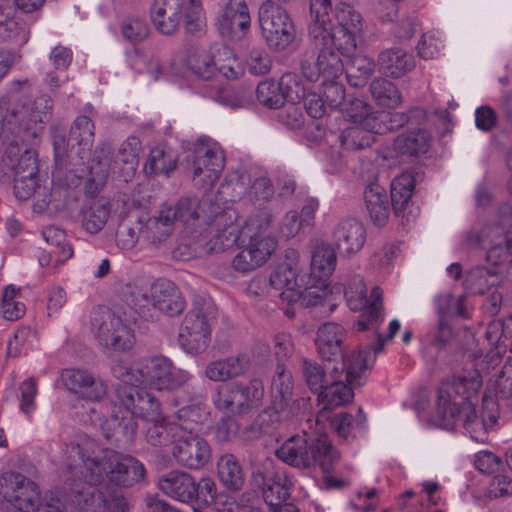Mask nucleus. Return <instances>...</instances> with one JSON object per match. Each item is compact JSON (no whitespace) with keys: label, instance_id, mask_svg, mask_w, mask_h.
Wrapping results in <instances>:
<instances>
[{"label":"nucleus","instance_id":"c03bdc74","mask_svg":"<svg viewBox=\"0 0 512 512\" xmlns=\"http://www.w3.org/2000/svg\"><path fill=\"white\" fill-rule=\"evenodd\" d=\"M500 282L501 277L498 270L478 266L467 273L463 286L473 294H484Z\"/></svg>","mask_w":512,"mask_h":512},{"label":"nucleus","instance_id":"aec40b11","mask_svg":"<svg viewBox=\"0 0 512 512\" xmlns=\"http://www.w3.org/2000/svg\"><path fill=\"white\" fill-rule=\"evenodd\" d=\"M293 391L294 381L291 372L284 365L278 364L271 381V404L267 410L270 416H275V420H286L295 414L297 407Z\"/></svg>","mask_w":512,"mask_h":512},{"label":"nucleus","instance_id":"6ab92c4d","mask_svg":"<svg viewBox=\"0 0 512 512\" xmlns=\"http://www.w3.org/2000/svg\"><path fill=\"white\" fill-rule=\"evenodd\" d=\"M96 485L86 484L82 480L81 489L79 485L72 486L71 493L68 494L71 504L75 505L78 497L83 498V505L77 500L79 507H75L72 512H127L128 504L126 499L117 491L105 495Z\"/></svg>","mask_w":512,"mask_h":512},{"label":"nucleus","instance_id":"412c9836","mask_svg":"<svg viewBox=\"0 0 512 512\" xmlns=\"http://www.w3.org/2000/svg\"><path fill=\"white\" fill-rule=\"evenodd\" d=\"M193 177L204 188H210L220 178L225 156L216 143L198 142L194 151Z\"/></svg>","mask_w":512,"mask_h":512},{"label":"nucleus","instance_id":"7c9ffc66","mask_svg":"<svg viewBox=\"0 0 512 512\" xmlns=\"http://www.w3.org/2000/svg\"><path fill=\"white\" fill-rule=\"evenodd\" d=\"M153 306L168 316L179 315L185 308V301L175 284L166 279L155 281L151 287Z\"/></svg>","mask_w":512,"mask_h":512},{"label":"nucleus","instance_id":"f704fd0d","mask_svg":"<svg viewBox=\"0 0 512 512\" xmlns=\"http://www.w3.org/2000/svg\"><path fill=\"white\" fill-rule=\"evenodd\" d=\"M30 30L27 24L16 15L10 4H0V40L13 41L17 45L28 42Z\"/></svg>","mask_w":512,"mask_h":512},{"label":"nucleus","instance_id":"ddd939ff","mask_svg":"<svg viewBox=\"0 0 512 512\" xmlns=\"http://www.w3.org/2000/svg\"><path fill=\"white\" fill-rule=\"evenodd\" d=\"M168 0H154L151 8V19L156 29L162 34L174 33L183 18L189 32L198 30L202 15L201 0H175L174 11L167 18Z\"/></svg>","mask_w":512,"mask_h":512},{"label":"nucleus","instance_id":"e2e57ef3","mask_svg":"<svg viewBox=\"0 0 512 512\" xmlns=\"http://www.w3.org/2000/svg\"><path fill=\"white\" fill-rule=\"evenodd\" d=\"M278 83L284 96V102L287 100L292 104L300 103L310 90L295 73L283 74Z\"/></svg>","mask_w":512,"mask_h":512},{"label":"nucleus","instance_id":"9d476101","mask_svg":"<svg viewBox=\"0 0 512 512\" xmlns=\"http://www.w3.org/2000/svg\"><path fill=\"white\" fill-rule=\"evenodd\" d=\"M366 292L364 280L359 275L351 277L345 285L344 295L349 308L353 311L363 310L357 321L358 331L377 328L384 320L382 290L379 287H374L369 298Z\"/></svg>","mask_w":512,"mask_h":512},{"label":"nucleus","instance_id":"bf43d9fd","mask_svg":"<svg viewBox=\"0 0 512 512\" xmlns=\"http://www.w3.org/2000/svg\"><path fill=\"white\" fill-rule=\"evenodd\" d=\"M120 33L124 40L130 44H137L146 40L150 34L148 23L140 17L128 16L119 24Z\"/></svg>","mask_w":512,"mask_h":512},{"label":"nucleus","instance_id":"603ef678","mask_svg":"<svg viewBox=\"0 0 512 512\" xmlns=\"http://www.w3.org/2000/svg\"><path fill=\"white\" fill-rule=\"evenodd\" d=\"M176 166L177 161L172 153L166 152L163 148L155 147L149 152L144 171L147 175L163 174L169 176Z\"/></svg>","mask_w":512,"mask_h":512},{"label":"nucleus","instance_id":"0eeeda50","mask_svg":"<svg viewBox=\"0 0 512 512\" xmlns=\"http://www.w3.org/2000/svg\"><path fill=\"white\" fill-rule=\"evenodd\" d=\"M331 4L327 9V18L325 24L321 25L319 35L312 34V26L316 20L315 14L310 13L311 20L308 27V36L317 42L326 43L334 41L335 47L350 57L357 48V41L361 38L364 31V19L360 12L346 2H340L335 8V18L337 25L334 26L330 16Z\"/></svg>","mask_w":512,"mask_h":512},{"label":"nucleus","instance_id":"774afa93","mask_svg":"<svg viewBox=\"0 0 512 512\" xmlns=\"http://www.w3.org/2000/svg\"><path fill=\"white\" fill-rule=\"evenodd\" d=\"M280 90L279 83L272 80L262 81L257 86V100L260 104L268 108H280L284 105V96Z\"/></svg>","mask_w":512,"mask_h":512},{"label":"nucleus","instance_id":"f03ea898","mask_svg":"<svg viewBox=\"0 0 512 512\" xmlns=\"http://www.w3.org/2000/svg\"><path fill=\"white\" fill-rule=\"evenodd\" d=\"M63 460L70 469L79 460L81 465L76 468V474L90 485H100L109 480L115 485L128 487L145 475L144 465L139 460L104 447L87 435H78L65 444Z\"/></svg>","mask_w":512,"mask_h":512},{"label":"nucleus","instance_id":"a878e982","mask_svg":"<svg viewBox=\"0 0 512 512\" xmlns=\"http://www.w3.org/2000/svg\"><path fill=\"white\" fill-rule=\"evenodd\" d=\"M306 277L299 272V254L291 249L285 254V261L278 265L270 275V284L273 288L280 290L279 296L287 301L288 292H296L303 287L302 279Z\"/></svg>","mask_w":512,"mask_h":512},{"label":"nucleus","instance_id":"0e129e2a","mask_svg":"<svg viewBox=\"0 0 512 512\" xmlns=\"http://www.w3.org/2000/svg\"><path fill=\"white\" fill-rule=\"evenodd\" d=\"M142 150V144L138 137H128L120 146L115 164L120 161L126 166L127 173H134L139 164V154Z\"/></svg>","mask_w":512,"mask_h":512},{"label":"nucleus","instance_id":"5fc2aeb1","mask_svg":"<svg viewBox=\"0 0 512 512\" xmlns=\"http://www.w3.org/2000/svg\"><path fill=\"white\" fill-rule=\"evenodd\" d=\"M292 485L285 472H276L272 483L263 492L266 503L270 506H279L286 502L291 495Z\"/></svg>","mask_w":512,"mask_h":512},{"label":"nucleus","instance_id":"c9c22d12","mask_svg":"<svg viewBox=\"0 0 512 512\" xmlns=\"http://www.w3.org/2000/svg\"><path fill=\"white\" fill-rule=\"evenodd\" d=\"M111 148L109 145H101L94 152L93 163L89 167V177L85 184L87 195L94 197L106 184L111 169Z\"/></svg>","mask_w":512,"mask_h":512},{"label":"nucleus","instance_id":"864d4df0","mask_svg":"<svg viewBox=\"0 0 512 512\" xmlns=\"http://www.w3.org/2000/svg\"><path fill=\"white\" fill-rule=\"evenodd\" d=\"M374 134L363 125L351 124L340 135L341 146L346 150L364 149L374 142Z\"/></svg>","mask_w":512,"mask_h":512},{"label":"nucleus","instance_id":"4c0bfd02","mask_svg":"<svg viewBox=\"0 0 512 512\" xmlns=\"http://www.w3.org/2000/svg\"><path fill=\"white\" fill-rule=\"evenodd\" d=\"M303 287H299L296 292H288L287 302L297 303L300 302L303 306H316L321 303L323 297L327 294L328 279L318 278L315 275H306L301 280Z\"/></svg>","mask_w":512,"mask_h":512},{"label":"nucleus","instance_id":"423d86ee","mask_svg":"<svg viewBox=\"0 0 512 512\" xmlns=\"http://www.w3.org/2000/svg\"><path fill=\"white\" fill-rule=\"evenodd\" d=\"M450 386L456 394L462 397L458 403L450 402V416L453 418L454 425L463 426L475 442L485 443L488 440L487 428L497 422L498 415L495 411H491L487 415L484 412L482 418L479 419L475 406L468 400L482 386L480 373L477 370L467 371L463 375L454 377Z\"/></svg>","mask_w":512,"mask_h":512},{"label":"nucleus","instance_id":"69168bd1","mask_svg":"<svg viewBox=\"0 0 512 512\" xmlns=\"http://www.w3.org/2000/svg\"><path fill=\"white\" fill-rule=\"evenodd\" d=\"M448 411V382L441 381L436 390L434 407L430 414V423L435 427L448 429L446 414Z\"/></svg>","mask_w":512,"mask_h":512},{"label":"nucleus","instance_id":"cd10ccee","mask_svg":"<svg viewBox=\"0 0 512 512\" xmlns=\"http://www.w3.org/2000/svg\"><path fill=\"white\" fill-rule=\"evenodd\" d=\"M157 486L166 496L182 503H192L197 497L195 477L185 471L172 470L162 475Z\"/></svg>","mask_w":512,"mask_h":512},{"label":"nucleus","instance_id":"7ed1b4c3","mask_svg":"<svg viewBox=\"0 0 512 512\" xmlns=\"http://www.w3.org/2000/svg\"><path fill=\"white\" fill-rule=\"evenodd\" d=\"M116 402L91 407L88 412L90 423L101 430L106 439L120 432L124 438L133 440L137 431L136 419L147 423L161 418L159 400L143 388L117 387Z\"/></svg>","mask_w":512,"mask_h":512},{"label":"nucleus","instance_id":"6e6552de","mask_svg":"<svg viewBox=\"0 0 512 512\" xmlns=\"http://www.w3.org/2000/svg\"><path fill=\"white\" fill-rule=\"evenodd\" d=\"M94 130L92 120L81 115L74 120L67 142L63 136H53L54 159L58 169L76 167L89 158Z\"/></svg>","mask_w":512,"mask_h":512},{"label":"nucleus","instance_id":"052dcab7","mask_svg":"<svg viewBox=\"0 0 512 512\" xmlns=\"http://www.w3.org/2000/svg\"><path fill=\"white\" fill-rule=\"evenodd\" d=\"M240 382H231L217 387L212 396L215 408L221 412L237 413Z\"/></svg>","mask_w":512,"mask_h":512},{"label":"nucleus","instance_id":"de8ad7c7","mask_svg":"<svg viewBox=\"0 0 512 512\" xmlns=\"http://www.w3.org/2000/svg\"><path fill=\"white\" fill-rule=\"evenodd\" d=\"M187 68L203 80L212 79L217 73V64L212 54L202 48L191 50L186 58Z\"/></svg>","mask_w":512,"mask_h":512},{"label":"nucleus","instance_id":"4468645a","mask_svg":"<svg viewBox=\"0 0 512 512\" xmlns=\"http://www.w3.org/2000/svg\"><path fill=\"white\" fill-rule=\"evenodd\" d=\"M91 331L105 347L124 351L132 348L135 342L131 330L107 307H98L93 311Z\"/></svg>","mask_w":512,"mask_h":512},{"label":"nucleus","instance_id":"58836bf2","mask_svg":"<svg viewBox=\"0 0 512 512\" xmlns=\"http://www.w3.org/2000/svg\"><path fill=\"white\" fill-rule=\"evenodd\" d=\"M380 70L391 77L398 78L415 66L412 54L401 48H391L382 51L378 56Z\"/></svg>","mask_w":512,"mask_h":512},{"label":"nucleus","instance_id":"9b49d317","mask_svg":"<svg viewBox=\"0 0 512 512\" xmlns=\"http://www.w3.org/2000/svg\"><path fill=\"white\" fill-rule=\"evenodd\" d=\"M259 23L267 46L275 52L286 50L296 39V27L290 14L271 1L261 5Z\"/></svg>","mask_w":512,"mask_h":512},{"label":"nucleus","instance_id":"79ce46f5","mask_svg":"<svg viewBox=\"0 0 512 512\" xmlns=\"http://www.w3.org/2000/svg\"><path fill=\"white\" fill-rule=\"evenodd\" d=\"M145 429L146 441L155 447L167 446L170 443H175L180 431L175 421L171 422L166 419L164 415L157 421L147 422Z\"/></svg>","mask_w":512,"mask_h":512},{"label":"nucleus","instance_id":"f257e3e1","mask_svg":"<svg viewBox=\"0 0 512 512\" xmlns=\"http://www.w3.org/2000/svg\"><path fill=\"white\" fill-rule=\"evenodd\" d=\"M10 102V96L0 98L2 170L14 177L38 176L37 152L25 148L20 154L19 141L32 142L43 133L44 125L51 116L52 99L47 95H41L30 103L13 107H10Z\"/></svg>","mask_w":512,"mask_h":512},{"label":"nucleus","instance_id":"a18cd8bd","mask_svg":"<svg viewBox=\"0 0 512 512\" xmlns=\"http://www.w3.org/2000/svg\"><path fill=\"white\" fill-rule=\"evenodd\" d=\"M366 415L360 407L357 411L356 419L346 412H341L331 419V426L337 435L344 440H351L356 434L366 429Z\"/></svg>","mask_w":512,"mask_h":512},{"label":"nucleus","instance_id":"2eb2a0df","mask_svg":"<svg viewBox=\"0 0 512 512\" xmlns=\"http://www.w3.org/2000/svg\"><path fill=\"white\" fill-rule=\"evenodd\" d=\"M0 494L21 512H37L41 506L38 485L19 472L8 471L1 474Z\"/></svg>","mask_w":512,"mask_h":512},{"label":"nucleus","instance_id":"f3484780","mask_svg":"<svg viewBox=\"0 0 512 512\" xmlns=\"http://www.w3.org/2000/svg\"><path fill=\"white\" fill-rule=\"evenodd\" d=\"M271 222V214L260 211L250 216L242 228V234L249 238L246 246L261 266L270 259L278 246L276 238L268 233Z\"/></svg>","mask_w":512,"mask_h":512},{"label":"nucleus","instance_id":"bb28decb","mask_svg":"<svg viewBox=\"0 0 512 512\" xmlns=\"http://www.w3.org/2000/svg\"><path fill=\"white\" fill-rule=\"evenodd\" d=\"M250 24V13L245 0H229L218 19L221 34L228 37H243Z\"/></svg>","mask_w":512,"mask_h":512},{"label":"nucleus","instance_id":"680f3d73","mask_svg":"<svg viewBox=\"0 0 512 512\" xmlns=\"http://www.w3.org/2000/svg\"><path fill=\"white\" fill-rule=\"evenodd\" d=\"M327 366H339L340 362L333 363L327 362L324 367L321 365L305 360L303 363V372L306 378L307 384L310 389L315 393H320L321 390L328 384L330 381L329 371L327 370Z\"/></svg>","mask_w":512,"mask_h":512},{"label":"nucleus","instance_id":"49530a36","mask_svg":"<svg viewBox=\"0 0 512 512\" xmlns=\"http://www.w3.org/2000/svg\"><path fill=\"white\" fill-rule=\"evenodd\" d=\"M82 226L90 234H96L103 229L109 216L110 205L105 200H96L82 209Z\"/></svg>","mask_w":512,"mask_h":512},{"label":"nucleus","instance_id":"3c124183","mask_svg":"<svg viewBox=\"0 0 512 512\" xmlns=\"http://www.w3.org/2000/svg\"><path fill=\"white\" fill-rule=\"evenodd\" d=\"M346 68V76L349 84L354 87L364 86L375 70V62L372 58L363 55L349 57Z\"/></svg>","mask_w":512,"mask_h":512},{"label":"nucleus","instance_id":"393cba45","mask_svg":"<svg viewBox=\"0 0 512 512\" xmlns=\"http://www.w3.org/2000/svg\"><path fill=\"white\" fill-rule=\"evenodd\" d=\"M415 185V177L409 171L401 173L391 182L392 207L395 214L401 216L407 223L415 221L419 215V208L411 202Z\"/></svg>","mask_w":512,"mask_h":512},{"label":"nucleus","instance_id":"c85d7f7f","mask_svg":"<svg viewBox=\"0 0 512 512\" xmlns=\"http://www.w3.org/2000/svg\"><path fill=\"white\" fill-rule=\"evenodd\" d=\"M251 367V357L241 352L210 362L205 369L206 377L214 382H226L244 376Z\"/></svg>","mask_w":512,"mask_h":512},{"label":"nucleus","instance_id":"a211bd4d","mask_svg":"<svg viewBox=\"0 0 512 512\" xmlns=\"http://www.w3.org/2000/svg\"><path fill=\"white\" fill-rule=\"evenodd\" d=\"M318 49L316 60H304L301 64L303 76L310 82H316L320 78L339 79L344 72V64L341 59L343 53L335 47L334 41L321 43L310 39ZM344 57H346L344 55Z\"/></svg>","mask_w":512,"mask_h":512},{"label":"nucleus","instance_id":"e433bc0d","mask_svg":"<svg viewBox=\"0 0 512 512\" xmlns=\"http://www.w3.org/2000/svg\"><path fill=\"white\" fill-rule=\"evenodd\" d=\"M365 206L376 226H384L390 215L391 203L384 187L371 183L364 192Z\"/></svg>","mask_w":512,"mask_h":512},{"label":"nucleus","instance_id":"dca6fc26","mask_svg":"<svg viewBox=\"0 0 512 512\" xmlns=\"http://www.w3.org/2000/svg\"><path fill=\"white\" fill-rule=\"evenodd\" d=\"M228 219H231V216L227 212L215 215L212 223H209L208 228L197 240L195 253L223 252L237 244L242 230L240 231L239 225L232 221L227 223Z\"/></svg>","mask_w":512,"mask_h":512},{"label":"nucleus","instance_id":"37998d69","mask_svg":"<svg viewBox=\"0 0 512 512\" xmlns=\"http://www.w3.org/2000/svg\"><path fill=\"white\" fill-rule=\"evenodd\" d=\"M217 474L225 488L238 491L245 482L243 469L233 454H224L217 461Z\"/></svg>","mask_w":512,"mask_h":512},{"label":"nucleus","instance_id":"1a4fd4ad","mask_svg":"<svg viewBox=\"0 0 512 512\" xmlns=\"http://www.w3.org/2000/svg\"><path fill=\"white\" fill-rule=\"evenodd\" d=\"M216 317L214 305L207 300L197 301L185 315L178 341L181 348L190 354H199L210 343L211 324Z\"/></svg>","mask_w":512,"mask_h":512},{"label":"nucleus","instance_id":"09e8293b","mask_svg":"<svg viewBox=\"0 0 512 512\" xmlns=\"http://www.w3.org/2000/svg\"><path fill=\"white\" fill-rule=\"evenodd\" d=\"M336 254L328 244L317 245L311 257V272L309 275L328 279L336 267Z\"/></svg>","mask_w":512,"mask_h":512},{"label":"nucleus","instance_id":"b1692460","mask_svg":"<svg viewBox=\"0 0 512 512\" xmlns=\"http://www.w3.org/2000/svg\"><path fill=\"white\" fill-rule=\"evenodd\" d=\"M345 338V330L337 323L328 322L321 325L317 331L316 345L320 356L327 362H334L338 358L339 362L354 363L360 352L369 350L367 347L354 353L351 357L344 355L342 346Z\"/></svg>","mask_w":512,"mask_h":512},{"label":"nucleus","instance_id":"2f4dec72","mask_svg":"<svg viewBox=\"0 0 512 512\" xmlns=\"http://www.w3.org/2000/svg\"><path fill=\"white\" fill-rule=\"evenodd\" d=\"M431 141L427 130L417 128L399 134L393 141L392 150L404 159H415L428 152Z\"/></svg>","mask_w":512,"mask_h":512},{"label":"nucleus","instance_id":"4d7b16f0","mask_svg":"<svg viewBox=\"0 0 512 512\" xmlns=\"http://www.w3.org/2000/svg\"><path fill=\"white\" fill-rule=\"evenodd\" d=\"M486 259L494 266L512 264V233L507 228L503 235H497L487 251Z\"/></svg>","mask_w":512,"mask_h":512},{"label":"nucleus","instance_id":"338daca9","mask_svg":"<svg viewBox=\"0 0 512 512\" xmlns=\"http://www.w3.org/2000/svg\"><path fill=\"white\" fill-rule=\"evenodd\" d=\"M165 208L172 212V219L176 223L182 222L189 225L200 218V204L196 198H182L175 205H165Z\"/></svg>","mask_w":512,"mask_h":512},{"label":"nucleus","instance_id":"f8f14e48","mask_svg":"<svg viewBox=\"0 0 512 512\" xmlns=\"http://www.w3.org/2000/svg\"><path fill=\"white\" fill-rule=\"evenodd\" d=\"M140 384H146L158 391H174L184 387L191 380V374L176 368L165 356H153L138 361Z\"/></svg>","mask_w":512,"mask_h":512},{"label":"nucleus","instance_id":"13d9d810","mask_svg":"<svg viewBox=\"0 0 512 512\" xmlns=\"http://www.w3.org/2000/svg\"><path fill=\"white\" fill-rule=\"evenodd\" d=\"M25 305L21 301L20 289L14 285L4 288L1 301L3 317L9 321H15L25 314Z\"/></svg>","mask_w":512,"mask_h":512},{"label":"nucleus","instance_id":"473e14b6","mask_svg":"<svg viewBox=\"0 0 512 512\" xmlns=\"http://www.w3.org/2000/svg\"><path fill=\"white\" fill-rule=\"evenodd\" d=\"M436 321L426 335L431 351L445 352L448 345V294L442 293L434 300Z\"/></svg>","mask_w":512,"mask_h":512},{"label":"nucleus","instance_id":"6e6d98bb","mask_svg":"<svg viewBox=\"0 0 512 512\" xmlns=\"http://www.w3.org/2000/svg\"><path fill=\"white\" fill-rule=\"evenodd\" d=\"M264 385L258 378L251 379L248 384L243 385L240 382L239 401L237 403V413L243 414L261 404L264 397Z\"/></svg>","mask_w":512,"mask_h":512},{"label":"nucleus","instance_id":"72a5a7b5","mask_svg":"<svg viewBox=\"0 0 512 512\" xmlns=\"http://www.w3.org/2000/svg\"><path fill=\"white\" fill-rule=\"evenodd\" d=\"M210 411L202 398L192 399V403L180 408L176 413V424L180 433L198 434L208 422Z\"/></svg>","mask_w":512,"mask_h":512},{"label":"nucleus","instance_id":"5701e85b","mask_svg":"<svg viewBox=\"0 0 512 512\" xmlns=\"http://www.w3.org/2000/svg\"><path fill=\"white\" fill-rule=\"evenodd\" d=\"M211 447L207 440L198 434H179L172 447L176 463L190 470L203 468L211 459Z\"/></svg>","mask_w":512,"mask_h":512},{"label":"nucleus","instance_id":"a19ab883","mask_svg":"<svg viewBox=\"0 0 512 512\" xmlns=\"http://www.w3.org/2000/svg\"><path fill=\"white\" fill-rule=\"evenodd\" d=\"M423 116V110L413 108L408 113L404 112H376L375 117L367 120L368 129L375 134H384L401 128L409 122L411 117Z\"/></svg>","mask_w":512,"mask_h":512},{"label":"nucleus","instance_id":"4be33fe9","mask_svg":"<svg viewBox=\"0 0 512 512\" xmlns=\"http://www.w3.org/2000/svg\"><path fill=\"white\" fill-rule=\"evenodd\" d=\"M63 385L80 399L101 405V400L107 394L106 383L85 369L69 368L61 373Z\"/></svg>","mask_w":512,"mask_h":512},{"label":"nucleus","instance_id":"39448f33","mask_svg":"<svg viewBox=\"0 0 512 512\" xmlns=\"http://www.w3.org/2000/svg\"><path fill=\"white\" fill-rule=\"evenodd\" d=\"M277 458L298 469L319 467L323 473L332 471L339 455L327 434L319 426L317 433L304 432L288 438L275 451Z\"/></svg>","mask_w":512,"mask_h":512},{"label":"nucleus","instance_id":"ea45409f","mask_svg":"<svg viewBox=\"0 0 512 512\" xmlns=\"http://www.w3.org/2000/svg\"><path fill=\"white\" fill-rule=\"evenodd\" d=\"M172 215V212L165 206L161 207L157 215L146 221L141 230L142 236L155 245L165 242L174 231L175 222Z\"/></svg>","mask_w":512,"mask_h":512},{"label":"nucleus","instance_id":"8fccbe9b","mask_svg":"<svg viewBox=\"0 0 512 512\" xmlns=\"http://www.w3.org/2000/svg\"><path fill=\"white\" fill-rule=\"evenodd\" d=\"M374 101L382 107L394 109L401 104L402 98L398 88L385 78H376L370 84Z\"/></svg>","mask_w":512,"mask_h":512},{"label":"nucleus","instance_id":"20e7f679","mask_svg":"<svg viewBox=\"0 0 512 512\" xmlns=\"http://www.w3.org/2000/svg\"><path fill=\"white\" fill-rule=\"evenodd\" d=\"M374 363L369 350L359 353L354 363L340 362L339 366H327L330 381L318 394L321 405L316 416V425L324 429L325 422L331 419L330 411L350 403L354 398L351 386H361L367 379V370Z\"/></svg>","mask_w":512,"mask_h":512},{"label":"nucleus","instance_id":"c756f323","mask_svg":"<svg viewBox=\"0 0 512 512\" xmlns=\"http://www.w3.org/2000/svg\"><path fill=\"white\" fill-rule=\"evenodd\" d=\"M333 237L340 254L350 257L363 248L366 242V229L360 221L349 218L336 226Z\"/></svg>","mask_w":512,"mask_h":512}]
</instances>
